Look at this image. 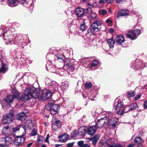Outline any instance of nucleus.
Masks as SVG:
<instances>
[{"mask_svg":"<svg viewBox=\"0 0 147 147\" xmlns=\"http://www.w3.org/2000/svg\"><path fill=\"white\" fill-rule=\"evenodd\" d=\"M7 37L5 38V39L6 40H8L9 41V42L11 44H19V42L20 41H19L20 39V37L18 36H16L15 38L13 39V40H11V38H12V36L10 35L9 36H9L7 35Z\"/></svg>","mask_w":147,"mask_h":147,"instance_id":"12","label":"nucleus"},{"mask_svg":"<svg viewBox=\"0 0 147 147\" xmlns=\"http://www.w3.org/2000/svg\"><path fill=\"white\" fill-rule=\"evenodd\" d=\"M113 140L111 139V141H110V142H111V143L110 142L107 144V147H123V146L120 144H114L113 143Z\"/></svg>","mask_w":147,"mask_h":147,"instance_id":"24","label":"nucleus"},{"mask_svg":"<svg viewBox=\"0 0 147 147\" xmlns=\"http://www.w3.org/2000/svg\"><path fill=\"white\" fill-rule=\"evenodd\" d=\"M64 67L67 68V69L69 70V71H71L72 73H73L76 69L74 66L72 65L71 63L70 60L68 58L65 59L64 61Z\"/></svg>","mask_w":147,"mask_h":147,"instance_id":"9","label":"nucleus"},{"mask_svg":"<svg viewBox=\"0 0 147 147\" xmlns=\"http://www.w3.org/2000/svg\"><path fill=\"white\" fill-rule=\"evenodd\" d=\"M111 139H109L105 142H103L102 141H100L99 142V144L100 146H107L109 142L111 143V142H110V141H111Z\"/></svg>","mask_w":147,"mask_h":147,"instance_id":"31","label":"nucleus"},{"mask_svg":"<svg viewBox=\"0 0 147 147\" xmlns=\"http://www.w3.org/2000/svg\"><path fill=\"white\" fill-rule=\"evenodd\" d=\"M144 108L147 109V100L145 102V104H144Z\"/></svg>","mask_w":147,"mask_h":147,"instance_id":"63","label":"nucleus"},{"mask_svg":"<svg viewBox=\"0 0 147 147\" xmlns=\"http://www.w3.org/2000/svg\"><path fill=\"white\" fill-rule=\"evenodd\" d=\"M68 138V136L65 134L61 135L58 136L59 141L62 142H66Z\"/></svg>","mask_w":147,"mask_h":147,"instance_id":"20","label":"nucleus"},{"mask_svg":"<svg viewBox=\"0 0 147 147\" xmlns=\"http://www.w3.org/2000/svg\"><path fill=\"white\" fill-rule=\"evenodd\" d=\"M85 13V10L84 9L81 7L76 8L75 10V13L78 17H82Z\"/></svg>","mask_w":147,"mask_h":147,"instance_id":"15","label":"nucleus"},{"mask_svg":"<svg viewBox=\"0 0 147 147\" xmlns=\"http://www.w3.org/2000/svg\"><path fill=\"white\" fill-rule=\"evenodd\" d=\"M60 106L58 104L52 105L51 106V109L50 111V113L52 115L56 114L58 112Z\"/></svg>","mask_w":147,"mask_h":147,"instance_id":"14","label":"nucleus"},{"mask_svg":"<svg viewBox=\"0 0 147 147\" xmlns=\"http://www.w3.org/2000/svg\"><path fill=\"white\" fill-rule=\"evenodd\" d=\"M74 144V142L69 143L67 144V147H72Z\"/></svg>","mask_w":147,"mask_h":147,"instance_id":"52","label":"nucleus"},{"mask_svg":"<svg viewBox=\"0 0 147 147\" xmlns=\"http://www.w3.org/2000/svg\"><path fill=\"white\" fill-rule=\"evenodd\" d=\"M106 3V0H99V3L102 4Z\"/></svg>","mask_w":147,"mask_h":147,"instance_id":"56","label":"nucleus"},{"mask_svg":"<svg viewBox=\"0 0 147 147\" xmlns=\"http://www.w3.org/2000/svg\"><path fill=\"white\" fill-rule=\"evenodd\" d=\"M40 94L39 90L35 88H26L22 96L21 99L23 101H27L32 98H37L40 97Z\"/></svg>","mask_w":147,"mask_h":147,"instance_id":"1","label":"nucleus"},{"mask_svg":"<svg viewBox=\"0 0 147 147\" xmlns=\"http://www.w3.org/2000/svg\"><path fill=\"white\" fill-rule=\"evenodd\" d=\"M12 129L9 128V126H7L3 128L2 130V133L3 135H11V134Z\"/></svg>","mask_w":147,"mask_h":147,"instance_id":"17","label":"nucleus"},{"mask_svg":"<svg viewBox=\"0 0 147 147\" xmlns=\"http://www.w3.org/2000/svg\"><path fill=\"white\" fill-rule=\"evenodd\" d=\"M106 22L109 24H111L112 23V21L109 19H107L106 20Z\"/></svg>","mask_w":147,"mask_h":147,"instance_id":"59","label":"nucleus"},{"mask_svg":"<svg viewBox=\"0 0 147 147\" xmlns=\"http://www.w3.org/2000/svg\"><path fill=\"white\" fill-rule=\"evenodd\" d=\"M98 13L104 16L106 14L107 11L105 9H101L99 11Z\"/></svg>","mask_w":147,"mask_h":147,"instance_id":"42","label":"nucleus"},{"mask_svg":"<svg viewBox=\"0 0 147 147\" xmlns=\"http://www.w3.org/2000/svg\"><path fill=\"white\" fill-rule=\"evenodd\" d=\"M98 137L97 136H96L95 137H94L93 138H90V140H92V144L94 146H95L98 140Z\"/></svg>","mask_w":147,"mask_h":147,"instance_id":"35","label":"nucleus"},{"mask_svg":"<svg viewBox=\"0 0 147 147\" xmlns=\"http://www.w3.org/2000/svg\"><path fill=\"white\" fill-rule=\"evenodd\" d=\"M23 38H22V39H21V38L20 37V40H19V41H20V42H19V44L20 43H25V40H24L23 41Z\"/></svg>","mask_w":147,"mask_h":147,"instance_id":"61","label":"nucleus"},{"mask_svg":"<svg viewBox=\"0 0 147 147\" xmlns=\"http://www.w3.org/2000/svg\"><path fill=\"white\" fill-rule=\"evenodd\" d=\"M92 5L93 7H96L97 6V4L96 2H94L92 4Z\"/></svg>","mask_w":147,"mask_h":147,"instance_id":"64","label":"nucleus"},{"mask_svg":"<svg viewBox=\"0 0 147 147\" xmlns=\"http://www.w3.org/2000/svg\"><path fill=\"white\" fill-rule=\"evenodd\" d=\"M141 94H139L138 95H137L134 98V99L135 100H138L141 97Z\"/></svg>","mask_w":147,"mask_h":147,"instance_id":"51","label":"nucleus"},{"mask_svg":"<svg viewBox=\"0 0 147 147\" xmlns=\"http://www.w3.org/2000/svg\"><path fill=\"white\" fill-rule=\"evenodd\" d=\"M91 13L90 16L91 18V19L92 20H94L95 18H96L97 15L96 13L94 12H92V11Z\"/></svg>","mask_w":147,"mask_h":147,"instance_id":"44","label":"nucleus"},{"mask_svg":"<svg viewBox=\"0 0 147 147\" xmlns=\"http://www.w3.org/2000/svg\"><path fill=\"white\" fill-rule=\"evenodd\" d=\"M56 71H59V72H60L61 73H62V75H63V70L61 69H60V68H58V69H56Z\"/></svg>","mask_w":147,"mask_h":147,"instance_id":"53","label":"nucleus"},{"mask_svg":"<svg viewBox=\"0 0 147 147\" xmlns=\"http://www.w3.org/2000/svg\"><path fill=\"white\" fill-rule=\"evenodd\" d=\"M10 32V31H7L6 32H4L3 35V38H5L6 35V34H8Z\"/></svg>","mask_w":147,"mask_h":147,"instance_id":"57","label":"nucleus"},{"mask_svg":"<svg viewBox=\"0 0 147 147\" xmlns=\"http://www.w3.org/2000/svg\"><path fill=\"white\" fill-rule=\"evenodd\" d=\"M13 139L10 137H6L2 138L1 141L4 144V146H7L11 144L12 142Z\"/></svg>","mask_w":147,"mask_h":147,"instance_id":"13","label":"nucleus"},{"mask_svg":"<svg viewBox=\"0 0 147 147\" xmlns=\"http://www.w3.org/2000/svg\"><path fill=\"white\" fill-rule=\"evenodd\" d=\"M87 5L88 7V8L86 9V11L87 13L88 14H90L92 12V8L93 7L92 5L90 4L89 3H88L87 4Z\"/></svg>","mask_w":147,"mask_h":147,"instance_id":"33","label":"nucleus"},{"mask_svg":"<svg viewBox=\"0 0 147 147\" xmlns=\"http://www.w3.org/2000/svg\"><path fill=\"white\" fill-rule=\"evenodd\" d=\"M125 40L123 36L119 35L117 36L115 39L116 42L118 44H121L123 43Z\"/></svg>","mask_w":147,"mask_h":147,"instance_id":"23","label":"nucleus"},{"mask_svg":"<svg viewBox=\"0 0 147 147\" xmlns=\"http://www.w3.org/2000/svg\"><path fill=\"white\" fill-rule=\"evenodd\" d=\"M31 136H34L37 134V130L34 129H32V132L30 134Z\"/></svg>","mask_w":147,"mask_h":147,"instance_id":"43","label":"nucleus"},{"mask_svg":"<svg viewBox=\"0 0 147 147\" xmlns=\"http://www.w3.org/2000/svg\"><path fill=\"white\" fill-rule=\"evenodd\" d=\"M92 84L90 81H87L85 84V88L87 89H89L91 88Z\"/></svg>","mask_w":147,"mask_h":147,"instance_id":"38","label":"nucleus"},{"mask_svg":"<svg viewBox=\"0 0 147 147\" xmlns=\"http://www.w3.org/2000/svg\"><path fill=\"white\" fill-rule=\"evenodd\" d=\"M52 95L51 92L48 90L45 89L44 90L42 93L41 97L42 99L44 100L48 99Z\"/></svg>","mask_w":147,"mask_h":147,"instance_id":"11","label":"nucleus"},{"mask_svg":"<svg viewBox=\"0 0 147 147\" xmlns=\"http://www.w3.org/2000/svg\"><path fill=\"white\" fill-rule=\"evenodd\" d=\"M11 92L13 94V96H15V98H16L18 95V92L16 89L12 90Z\"/></svg>","mask_w":147,"mask_h":147,"instance_id":"45","label":"nucleus"},{"mask_svg":"<svg viewBox=\"0 0 147 147\" xmlns=\"http://www.w3.org/2000/svg\"><path fill=\"white\" fill-rule=\"evenodd\" d=\"M58 128V127H57L55 125L53 124L52 125V128L55 131L57 130V129Z\"/></svg>","mask_w":147,"mask_h":147,"instance_id":"60","label":"nucleus"},{"mask_svg":"<svg viewBox=\"0 0 147 147\" xmlns=\"http://www.w3.org/2000/svg\"><path fill=\"white\" fill-rule=\"evenodd\" d=\"M18 3V0H8V4L9 6L14 7L17 5Z\"/></svg>","mask_w":147,"mask_h":147,"instance_id":"25","label":"nucleus"},{"mask_svg":"<svg viewBox=\"0 0 147 147\" xmlns=\"http://www.w3.org/2000/svg\"><path fill=\"white\" fill-rule=\"evenodd\" d=\"M20 128H22V129L24 130L25 132V129L24 127V126L23 125H18L15 127L13 128L12 129V131H11V133L12 132H16L17 131H18Z\"/></svg>","mask_w":147,"mask_h":147,"instance_id":"29","label":"nucleus"},{"mask_svg":"<svg viewBox=\"0 0 147 147\" xmlns=\"http://www.w3.org/2000/svg\"><path fill=\"white\" fill-rule=\"evenodd\" d=\"M113 107L116 111L117 113L120 115H122L124 113L125 109V106L122 102L118 101L117 99H116L113 104Z\"/></svg>","mask_w":147,"mask_h":147,"instance_id":"4","label":"nucleus"},{"mask_svg":"<svg viewBox=\"0 0 147 147\" xmlns=\"http://www.w3.org/2000/svg\"><path fill=\"white\" fill-rule=\"evenodd\" d=\"M144 141L140 137H136L134 139V142L136 144H140L142 143Z\"/></svg>","mask_w":147,"mask_h":147,"instance_id":"30","label":"nucleus"},{"mask_svg":"<svg viewBox=\"0 0 147 147\" xmlns=\"http://www.w3.org/2000/svg\"><path fill=\"white\" fill-rule=\"evenodd\" d=\"M138 108V106L136 103H134L125 107V109H128L129 111H133Z\"/></svg>","mask_w":147,"mask_h":147,"instance_id":"19","label":"nucleus"},{"mask_svg":"<svg viewBox=\"0 0 147 147\" xmlns=\"http://www.w3.org/2000/svg\"><path fill=\"white\" fill-rule=\"evenodd\" d=\"M135 145L133 144H131L127 146V147H133Z\"/></svg>","mask_w":147,"mask_h":147,"instance_id":"62","label":"nucleus"},{"mask_svg":"<svg viewBox=\"0 0 147 147\" xmlns=\"http://www.w3.org/2000/svg\"><path fill=\"white\" fill-rule=\"evenodd\" d=\"M46 83L48 84L49 85L52 86L54 85H56V82L53 81H51V80L48 79L47 80H46Z\"/></svg>","mask_w":147,"mask_h":147,"instance_id":"37","label":"nucleus"},{"mask_svg":"<svg viewBox=\"0 0 147 147\" xmlns=\"http://www.w3.org/2000/svg\"><path fill=\"white\" fill-rule=\"evenodd\" d=\"M56 56L58 59H60L62 60H63L64 58V56L62 54H61L60 55L59 54H57L56 55Z\"/></svg>","mask_w":147,"mask_h":147,"instance_id":"50","label":"nucleus"},{"mask_svg":"<svg viewBox=\"0 0 147 147\" xmlns=\"http://www.w3.org/2000/svg\"><path fill=\"white\" fill-rule=\"evenodd\" d=\"M53 124L59 128L60 127L61 124V122L59 120H57L55 121Z\"/></svg>","mask_w":147,"mask_h":147,"instance_id":"41","label":"nucleus"},{"mask_svg":"<svg viewBox=\"0 0 147 147\" xmlns=\"http://www.w3.org/2000/svg\"><path fill=\"white\" fill-rule=\"evenodd\" d=\"M80 30L82 31L86 30L87 29V27L84 22L81 23L80 24Z\"/></svg>","mask_w":147,"mask_h":147,"instance_id":"36","label":"nucleus"},{"mask_svg":"<svg viewBox=\"0 0 147 147\" xmlns=\"http://www.w3.org/2000/svg\"><path fill=\"white\" fill-rule=\"evenodd\" d=\"M38 138L37 140V141L39 143L41 144L43 142V136H38Z\"/></svg>","mask_w":147,"mask_h":147,"instance_id":"40","label":"nucleus"},{"mask_svg":"<svg viewBox=\"0 0 147 147\" xmlns=\"http://www.w3.org/2000/svg\"><path fill=\"white\" fill-rule=\"evenodd\" d=\"M49 134H47V136L45 140V142H49Z\"/></svg>","mask_w":147,"mask_h":147,"instance_id":"55","label":"nucleus"},{"mask_svg":"<svg viewBox=\"0 0 147 147\" xmlns=\"http://www.w3.org/2000/svg\"><path fill=\"white\" fill-rule=\"evenodd\" d=\"M116 1L117 3L120 4L125 1V0H116Z\"/></svg>","mask_w":147,"mask_h":147,"instance_id":"54","label":"nucleus"},{"mask_svg":"<svg viewBox=\"0 0 147 147\" xmlns=\"http://www.w3.org/2000/svg\"><path fill=\"white\" fill-rule=\"evenodd\" d=\"M69 83L67 81H65L63 82H62L61 86L62 89L65 90L67 89L69 86Z\"/></svg>","mask_w":147,"mask_h":147,"instance_id":"27","label":"nucleus"},{"mask_svg":"<svg viewBox=\"0 0 147 147\" xmlns=\"http://www.w3.org/2000/svg\"><path fill=\"white\" fill-rule=\"evenodd\" d=\"M46 68L47 70L53 73H56L57 74H59L60 75H62V73H61L59 71H56V69L55 67L52 65L51 61H49L47 62L46 64Z\"/></svg>","mask_w":147,"mask_h":147,"instance_id":"7","label":"nucleus"},{"mask_svg":"<svg viewBox=\"0 0 147 147\" xmlns=\"http://www.w3.org/2000/svg\"><path fill=\"white\" fill-rule=\"evenodd\" d=\"M127 95L129 97H131L134 96L136 94L134 91H130L127 92Z\"/></svg>","mask_w":147,"mask_h":147,"instance_id":"39","label":"nucleus"},{"mask_svg":"<svg viewBox=\"0 0 147 147\" xmlns=\"http://www.w3.org/2000/svg\"><path fill=\"white\" fill-rule=\"evenodd\" d=\"M107 42L110 47L111 48L113 47L115 42L114 41L112 38L110 39H108L107 40Z\"/></svg>","mask_w":147,"mask_h":147,"instance_id":"34","label":"nucleus"},{"mask_svg":"<svg viewBox=\"0 0 147 147\" xmlns=\"http://www.w3.org/2000/svg\"><path fill=\"white\" fill-rule=\"evenodd\" d=\"M107 117L102 118L98 120L96 123V125L97 128L101 129L107 125Z\"/></svg>","mask_w":147,"mask_h":147,"instance_id":"10","label":"nucleus"},{"mask_svg":"<svg viewBox=\"0 0 147 147\" xmlns=\"http://www.w3.org/2000/svg\"><path fill=\"white\" fill-rule=\"evenodd\" d=\"M96 127L95 126L90 127L87 129V132L90 135L94 134L96 131Z\"/></svg>","mask_w":147,"mask_h":147,"instance_id":"18","label":"nucleus"},{"mask_svg":"<svg viewBox=\"0 0 147 147\" xmlns=\"http://www.w3.org/2000/svg\"><path fill=\"white\" fill-rule=\"evenodd\" d=\"M102 114L107 116V125H108L111 128L115 127L116 125L117 121V119L116 118H111L112 116L111 113L110 112H107L104 111L102 112Z\"/></svg>","mask_w":147,"mask_h":147,"instance_id":"2","label":"nucleus"},{"mask_svg":"<svg viewBox=\"0 0 147 147\" xmlns=\"http://www.w3.org/2000/svg\"><path fill=\"white\" fill-rule=\"evenodd\" d=\"M129 11L127 9L122 10L119 12V14L120 16H123L126 15H128Z\"/></svg>","mask_w":147,"mask_h":147,"instance_id":"26","label":"nucleus"},{"mask_svg":"<svg viewBox=\"0 0 147 147\" xmlns=\"http://www.w3.org/2000/svg\"><path fill=\"white\" fill-rule=\"evenodd\" d=\"M98 63V61L97 60H95L93 61L91 65V67H92L95 66L97 65Z\"/></svg>","mask_w":147,"mask_h":147,"instance_id":"46","label":"nucleus"},{"mask_svg":"<svg viewBox=\"0 0 147 147\" xmlns=\"http://www.w3.org/2000/svg\"><path fill=\"white\" fill-rule=\"evenodd\" d=\"M25 134H23L22 136H18L14 138L13 142L15 145L17 146H22L24 144L25 139L23 137V136Z\"/></svg>","mask_w":147,"mask_h":147,"instance_id":"8","label":"nucleus"},{"mask_svg":"<svg viewBox=\"0 0 147 147\" xmlns=\"http://www.w3.org/2000/svg\"><path fill=\"white\" fill-rule=\"evenodd\" d=\"M15 98V96H13V95H9L7 97L6 101L7 103H10Z\"/></svg>","mask_w":147,"mask_h":147,"instance_id":"28","label":"nucleus"},{"mask_svg":"<svg viewBox=\"0 0 147 147\" xmlns=\"http://www.w3.org/2000/svg\"><path fill=\"white\" fill-rule=\"evenodd\" d=\"M84 142L83 141H81L78 142V144L79 147H83L84 145Z\"/></svg>","mask_w":147,"mask_h":147,"instance_id":"48","label":"nucleus"},{"mask_svg":"<svg viewBox=\"0 0 147 147\" xmlns=\"http://www.w3.org/2000/svg\"><path fill=\"white\" fill-rule=\"evenodd\" d=\"M102 23L100 21H95L92 24L90 28L87 30L88 33H90V35H94L95 32L99 31L101 28Z\"/></svg>","mask_w":147,"mask_h":147,"instance_id":"3","label":"nucleus"},{"mask_svg":"<svg viewBox=\"0 0 147 147\" xmlns=\"http://www.w3.org/2000/svg\"><path fill=\"white\" fill-rule=\"evenodd\" d=\"M141 33L140 30L136 29L134 31H129L127 33V37L132 40L136 39L137 36Z\"/></svg>","mask_w":147,"mask_h":147,"instance_id":"6","label":"nucleus"},{"mask_svg":"<svg viewBox=\"0 0 147 147\" xmlns=\"http://www.w3.org/2000/svg\"><path fill=\"white\" fill-rule=\"evenodd\" d=\"M106 3L108 4L112 3L113 2L114 0H106Z\"/></svg>","mask_w":147,"mask_h":147,"instance_id":"58","label":"nucleus"},{"mask_svg":"<svg viewBox=\"0 0 147 147\" xmlns=\"http://www.w3.org/2000/svg\"><path fill=\"white\" fill-rule=\"evenodd\" d=\"M26 117V114L24 112H22L17 115L16 118L18 120L23 121L25 119Z\"/></svg>","mask_w":147,"mask_h":147,"instance_id":"22","label":"nucleus"},{"mask_svg":"<svg viewBox=\"0 0 147 147\" xmlns=\"http://www.w3.org/2000/svg\"><path fill=\"white\" fill-rule=\"evenodd\" d=\"M7 68L6 64L2 63L1 68L0 69V72H4L7 70Z\"/></svg>","mask_w":147,"mask_h":147,"instance_id":"32","label":"nucleus"},{"mask_svg":"<svg viewBox=\"0 0 147 147\" xmlns=\"http://www.w3.org/2000/svg\"><path fill=\"white\" fill-rule=\"evenodd\" d=\"M32 0H21L20 3L26 7H29L31 6Z\"/></svg>","mask_w":147,"mask_h":147,"instance_id":"21","label":"nucleus"},{"mask_svg":"<svg viewBox=\"0 0 147 147\" xmlns=\"http://www.w3.org/2000/svg\"><path fill=\"white\" fill-rule=\"evenodd\" d=\"M13 111H11L8 114L4 115L2 119V121L4 124H10L13 120L14 119V115Z\"/></svg>","mask_w":147,"mask_h":147,"instance_id":"5","label":"nucleus"},{"mask_svg":"<svg viewBox=\"0 0 147 147\" xmlns=\"http://www.w3.org/2000/svg\"><path fill=\"white\" fill-rule=\"evenodd\" d=\"M87 129L84 126H82L79 129L78 132V134H75L74 136H76L77 135H79L80 136L84 135L87 132Z\"/></svg>","mask_w":147,"mask_h":147,"instance_id":"16","label":"nucleus"},{"mask_svg":"<svg viewBox=\"0 0 147 147\" xmlns=\"http://www.w3.org/2000/svg\"><path fill=\"white\" fill-rule=\"evenodd\" d=\"M52 104L48 103L46 106V109L47 110H51V106Z\"/></svg>","mask_w":147,"mask_h":147,"instance_id":"49","label":"nucleus"},{"mask_svg":"<svg viewBox=\"0 0 147 147\" xmlns=\"http://www.w3.org/2000/svg\"><path fill=\"white\" fill-rule=\"evenodd\" d=\"M142 61H140V62L139 63H137L136 64V69H140V68H142V64L141 63H142Z\"/></svg>","mask_w":147,"mask_h":147,"instance_id":"47","label":"nucleus"}]
</instances>
